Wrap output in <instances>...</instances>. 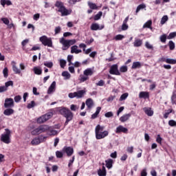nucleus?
Returning <instances> with one entry per match:
<instances>
[{
  "label": "nucleus",
  "instance_id": "obj_39",
  "mask_svg": "<svg viewBox=\"0 0 176 176\" xmlns=\"http://www.w3.org/2000/svg\"><path fill=\"white\" fill-rule=\"evenodd\" d=\"M166 64H176V59L167 58Z\"/></svg>",
  "mask_w": 176,
  "mask_h": 176
},
{
  "label": "nucleus",
  "instance_id": "obj_44",
  "mask_svg": "<svg viewBox=\"0 0 176 176\" xmlns=\"http://www.w3.org/2000/svg\"><path fill=\"white\" fill-rule=\"evenodd\" d=\"M44 65L47 68H53V62H45L44 63Z\"/></svg>",
  "mask_w": 176,
  "mask_h": 176
},
{
  "label": "nucleus",
  "instance_id": "obj_2",
  "mask_svg": "<svg viewBox=\"0 0 176 176\" xmlns=\"http://www.w3.org/2000/svg\"><path fill=\"white\" fill-rule=\"evenodd\" d=\"M55 6L56 8H58V12L61 13V16H64L71 14V11L65 8V6H64V3L57 1H56Z\"/></svg>",
  "mask_w": 176,
  "mask_h": 176
},
{
  "label": "nucleus",
  "instance_id": "obj_61",
  "mask_svg": "<svg viewBox=\"0 0 176 176\" xmlns=\"http://www.w3.org/2000/svg\"><path fill=\"white\" fill-rule=\"evenodd\" d=\"M14 100L15 102H19V101H21V96H16L14 97Z\"/></svg>",
  "mask_w": 176,
  "mask_h": 176
},
{
  "label": "nucleus",
  "instance_id": "obj_45",
  "mask_svg": "<svg viewBox=\"0 0 176 176\" xmlns=\"http://www.w3.org/2000/svg\"><path fill=\"white\" fill-rule=\"evenodd\" d=\"M161 42H162V43H166V41L167 39V36L166 34H163L160 36V38Z\"/></svg>",
  "mask_w": 176,
  "mask_h": 176
},
{
  "label": "nucleus",
  "instance_id": "obj_52",
  "mask_svg": "<svg viewBox=\"0 0 176 176\" xmlns=\"http://www.w3.org/2000/svg\"><path fill=\"white\" fill-rule=\"evenodd\" d=\"M70 109L71 111H76L77 109H79V107L76 106V104H72L70 106Z\"/></svg>",
  "mask_w": 176,
  "mask_h": 176
},
{
  "label": "nucleus",
  "instance_id": "obj_16",
  "mask_svg": "<svg viewBox=\"0 0 176 176\" xmlns=\"http://www.w3.org/2000/svg\"><path fill=\"white\" fill-rule=\"evenodd\" d=\"M71 53L72 54L75 53L76 54H79V53H82V50H78V45H73L71 47Z\"/></svg>",
  "mask_w": 176,
  "mask_h": 176
},
{
  "label": "nucleus",
  "instance_id": "obj_1",
  "mask_svg": "<svg viewBox=\"0 0 176 176\" xmlns=\"http://www.w3.org/2000/svg\"><path fill=\"white\" fill-rule=\"evenodd\" d=\"M59 113L62 115V116H64V118H66V121L65 122V126H67L72 119H74V113L71 111L67 107H63L59 110Z\"/></svg>",
  "mask_w": 176,
  "mask_h": 176
},
{
  "label": "nucleus",
  "instance_id": "obj_32",
  "mask_svg": "<svg viewBox=\"0 0 176 176\" xmlns=\"http://www.w3.org/2000/svg\"><path fill=\"white\" fill-rule=\"evenodd\" d=\"M91 30L92 31H97V30H100V25H98L97 23H93L91 25Z\"/></svg>",
  "mask_w": 176,
  "mask_h": 176
},
{
  "label": "nucleus",
  "instance_id": "obj_59",
  "mask_svg": "<svg viewBox=\"0 0 176 176\" xmlns=\"http://www.w3.org/2000/svg\"><path fill=\"white\" fill-rule=\"evenodd\" d=\"M105 118H112L113 116V113L109 111L104 114Z\"/></svg>",
  "mask_w": 176,
  "mask_h": 176
},
{
  "label": "nucleus",
  "instance_id": "obj_5",
  "mask_svg": "<svg viewBox=\"0 0 176 176\" xmlns=\"http://www.w3.org/2000/svg\"><path fill=\"white\" fill-rule=\"evenodd\" d=\"M53 118V112H48L37 119V123L39 124H42V123H45V122H47L49 119H52Z\"/></svg>",
  "mask_w": 176,
  "mask_h": 176
},
{
  "label": "nucleus",
  "instance_id": "obj_38",
  "mask_svg": "<svg viewBox=\"0 0 176 176\" xmlns=\"http://www.w3.org/2000/svg\"><path fill=\"white\" fill-rule=\"evenodd\" d=\"M12 69L14 71V72H15V74H21V71L20 70V69H18L16 65H13L12 66Z\"/></svg>",
  "mask_w": 176,
  "mask_h": 176
},
{
  "label": "nucleus",
  "instance_id": "obj_48",
  "mask_svg": "<svg viewBox=\"0 0 176 176\" xmlns=\"http://www.w3.org/2000/svg\"><path fill=\"white\" fill-rule=\"evenodd\" d=\"M34 107H35V102L32 100L28 104L27 108H28V109H31V108H34Z\"/></svg>",
  "mask_w": 176,
  "mask_h": 176
},
{
  "label": "nucleus",
  "instance_id": "obj_19",
  "mask_svg": "<svg viewBox=\"0 0 176 176\" xmlns=\"http://www.w3.org/2000/svg\"><path fill=\"white\" fill-rule=\"evenodd\" d=\"M143 111H144V113L148 116H153V111H152V109L150 107H144L143 109Z\"/></svg>",
  "mask_w": 176,
  "mask_h": 176
},
{
  "label": "nucleus",
  "instance_id": "obj_41",
  "mask_svg": "<svg viewBox=\"0 0 176 176\" xmlns=\"http://www.w3.org/2000/svg\"><path fill=\"white\" fill-rule=\"evenodd\" d=\"M101 16H102V12H99L97 14L95 15L94 20H100V19H101Z\"/></svg>",
  "mask_w": 176,
  "mask_h": 176
},
{
  "label": "nucleus",
  "instance_id": "obj_46",
  "mask_svg": "<svg viewBox=\"0 0 176 176\" xmlns=\"http://www.w3.org/2000/svg\"><path fill=\"white\" fill-rule=\"evenodd\" d=\"M9 86L13 87V81L10 80V81L6 82L5 83L4 87H6V89H8V88L9 87Z\"/></svg>",
  "mask_w": 176,
  "mask_h": 176
},
{
  "label": "nucleus",
  "instance_id": "obj_51",
  "mask_svg": "<svg viewBox=\"0 0 176 176\" xmlns=\"http://www.w3.org/2000/svg\"><path fill=\"white\" fill-rule=\"evenodd\" d=\"M123 38H124V36H123L122 34H118V35L116 36L115 40L116 41H122V39H123Z\"/></svg>",
  "mask_w": 176,
  "mask_h": 176
},
{
  "label": "nucleus",
  "instance_id": "obj_58",
  "mask_svg": "<svg viewBox=\"0 0 176 176\" xmlns=\"http://www.w3.org/2000/svg\"><path fill=\"white\" fill-rule=\"evenodd\" d=\"M120 72H127V66H122L120 68Z\"/></svg>",
  "mask_w": 176,
  "mask_h": 176
},
{
  "label": "nucleus",
  "instance_id": "obj_37",
  "mask_svg": "<svg viewBox=\"0 0 176 176\" xmlns=\"http://www.w3.org/2000/svg\"><path fill=\"white\" fill-rule=\"evenodd\" d=\"M62 76H64L65 79H69L71 78V74L68 72H63L62 73Z\"/></svg>",
  "mask_w": 176,
  "mask_h": 176
},
{
  "label": "nucleus",
  "instance_id": "obj_21",
  "mask_svg": "<svg viewBox=\"0 0 176 176\" xmlns=\"http://www.w3.org/2000/svg\"><path fill=\"white\" fill-rule=\"evenodd\" d=\"M100 112H101V107H98L95 113L91 115V119H96L98 116Z\"/></svg>",
  "mask_w": 176,
  "mask_h": 176
},
{
  "label": "nucleus",
  "instance_id": "obj_47",
  "mask_svg": "<svg viewBox=\"0 0 176 176\" xmlns=\"http://www.w3.org/2000/svg\"><path fill=\"white\" fill-rule=\"evenodd\" d=\"M98 175H99V176H107V172H104V170H102L101 169H99L98 170Z\"/></svg>",
  "mask_w": 176,
  "mask_h": 176
},
{
  "label": "nucleus",
  "instance_id": "obj_11",
  "mask_svg": "<svg viewBox=\"0 0 176 176\" xmlns=\"http://www.w3.org/2000/svg\"><path fill=\"white\" fill-rule=\"evenodd\" d=\"M111 75H120V72L118 69V65H113L109 70Z\"/></svg>",
  "mask_w": 176,
  "mask_h": 176
},
{
  "label": "nucleus",
  "instance_id": "obj_49",
  "mask_svg": "<svg viewBox=\"0 0 176 176\" xmlns=\"http://www.w3.org/2000/svg\"><path fill=\"white\" fill-rule=\"evenodd\" d=\"M176 36V32H171L169 34L168 36V39H173V38H175Z\"/></svg>",
  "mask_w": 176,
  "mask_h": 176
},
{
  "label": "nucleus",
  "instance_id": "obj_57",
  "mask_svg": "<svg viewBox=\"0 0 176 176\" xmlns=\"http://www.w3.org/2000/svg\"><path fill=\"white\" fill-rule=\"evenodd\" d=\"M73 57H74V56H72V55H68L67 56V61H68V63H69V65H72V62H71V61H72Z\"/></svg>",
  "mask_w": 176,
  "mask_h": 176
},
{
  "label": "nucleus",
  "instance_id": "obj_30",
  "mask_svg": "<svg viewBox=\"0 0 176 176\" xmlns=\"http://www.w3.org/2000/svg\"><path fill=\"white\" fill-rule=\"evenodd\" d=\"M84 75H85V76H91V75H93V70H91V69H87L84 71Z\"/></svg>",
  "mask_w": 176,
  "mask_h": 176
},
{
  "label": "nucleus",
  "instance_id": "obj_3",
  "mask_svg": "<svg viewBox=\"0 0 176 176\" xmlns=\"http://www.w3.org/2000/svg\"><path fill=\"white\" fill-rule=\"evenodd\" d=\"M48 130H50L49 125H41L38 128L32 131L31 134L32 135H39V134H42V133H46Z\"/></svg>",
  "mask_w": 176,
  "mask_h": 176
},
{
  "label": "nucleus",
  "instance_id": "obj_27",
  "mask_svg": "<svg viewBox=\"0 0 176 176\" xmlns=\"http://www.w3.org/2000/svg\"><path fill=\"white\" fill-rule=\"evenodd\" d=\"M88 6L93 10H97V9H98V6H97L96 3H91L90 1H88Z\"/></svg>",
  "mask_w": 176,
  "mask_h": 176
},
{
  "label": "nucleus",
  "instance_id": "obj_60",
  "mask_svg": "<svg viewBox=\"0 0 176 176\" xmlns=\"http://www.w3.org/2000/svg\"><path fill=\"white\" fill-rule=\"evenodd\" d=\"M129 28V25H127V23H122V31H126V30H128Z\"/></svg>",
  "mask_w": 176,
  "mask_h": 176
},
{
  "label": "nucleus",
  "instance_id": "obj_7",
  "mask_svg": "<svg viewBox=\"0 0 176 176\" xmlns=\"http://www.w3.org/2000/svg\"><path fill=\"white\" fill-rule=\"evenodd\" d=\"M40 41L44 45V46H48V47H53V42L51 38H47L46 36H42L40 37Z\"/></svg>",
  "mask_w": 176,
  "mask_h": 176
},
{
  "label": "nucleus",
  "instance_id": "obj_35",
  "mask_svg": "<svg viewBox=\"0 0 176 176\" xmlns=\"http://www.w3.org/2000/svg\"><path fill=\"white\" fill-rule=\"evenodd\" d=\"M168 21V16L167 15H164L161 19V24H166V22Z\"/></svg>",
  "mask_w": 176,
  "mask_h": 176
},
{
  "label": "nucleus",
  "instance_id": "obj_24",
  "mask_svg": "<svg viewBox=\"0 0 176 176\" xmlns=\"http://www.w3.org/2000/svg\"><path fill=\"white\" fill-rule=\"evenodd\" d=\"M33 71L36 75H42V69L41 67H34Z\"/></svg>",
  "mask_w": 176,
  "mask_h": 176
},
{
  "label": "nucleus",
  "instance_id": "obj_54",
  "mask_svg": "<svg viewBox=\"0 0 176 176\" xmlns=\"http://www.w3.org/2000/svg\"><path fill=\"white\" fill-rule=\"evenodd\" d=\"M145 46L146 49L153 50V46L149 43V42L146 41L145 43Z\"/></svg>",
  "mask_w": 176,
  "mask_h": 176
},
{
  "label": "nucleus",
  "instance_id": "obj_28",
  "mask_svg": "<svg viewBox=\"0 0 176 176\" xmlns=\"http://www.w3.org/2000/svg\"><path fill=\"white\" fill-rule=\"evenodd\" d=\"M140 98H148L149 97V93L142 91L139 94Z\"/></svg>",
  "mask_w": 176,
  "mask_h": 176
},
{
  "label": "nucleus",
  "instance_id": "obj_13",
  "mask_svg": "<svg viewBox=\"0 0 176 176\" xmlns=\"http://www.w3.org/2000/svg\"><path fill=\"white\" fill-rule=\"evenodd\" d=\"M127 131H129V129L127 128H124V126L120 125L116 128V133L117 134H119L120 133H124L126 134Z\"/></svg>",
  "mask_w": 176,
  "mask_h": 176
},
{
  "label": "nucleus",
  "instance_id": "obj_10",
  "mask_svg": "<svg viewBox=\"0 0 176 176\" xmlns=\"http://www.w3.org/2000/svg\"><path fill=\"white\" fill-rule=\"evenodd\" d=\"M108 134H109V132H108V131L98 132L96 133V140H102V138H105V137H107Z\"/></svg>",
  "mask_w": 176,
  "mask_h": 176
},
{
  "label": "nucleus",
  "instance_id": "obj_64",
  "mask_svg": "<svg viewBox=\"0 0 176 176\" xmlns=\"http://www.w3.org/2000/svg\"><path fill=\"white\" fill-rule=\"evenodd\" d=\"M8 89H6V87H5V85L0 87V93H3V91H6Z\"/></svg>",
  "mask_w": 176,
  "mask_h": 176
},
{
  "label": "nucleus",
  "instance_id": "obj_63",
  "mask_svg": "<svg viewBox=\"0 0 176 176\" xmlns=\"http://www.w3.org/2000/svg\"><path fill=\"white\" fill-rule=\"evenodd\" d=\"M162 137H160V135H157L156 142H158V144H162Z\"/></svg>",
  "mask_w": 176,
  "mask_h": 176
},
{
  "label": "nucleus",
  "instance_id": "obj_53",
  "mask_svg": "<svg viewBox=\"0 0 176 176\" xmlns=\"http://www.w3.org/2000/svg\"><path fill=\"white\" fill-rule=\"evenodd\" d=\"M66 64H67V61H65V60L61 59L60 60V65L61 68H64V67H65Z\"/></svg>",
  "mask_w": 176,
  "mask_h": 176
},
{
  "label": "nucleus",
  "instance_id": "obj_25",
  "mask_svg": "<svg viewBox=\"0 0 176 176\" xmlns=\"http://www.w3.org/2000/svg\"><path fill=\"white\" fill-rule=\"evenodd\" d=\"M1 5L3 7H5L6 5L8 6H10L12 5V1L10 0H1Z\"/></svg>",
  "mask_w": 176,
  "mask_h": 176
},
{
  "label": "nucleus",
  "instance_id": "obj_14",
  "mask_svg": "<svg viewBox=\"0 0 176 176\" xmlns=\"http://www.w3.org/2000/svg\"><path fill=\"white\" fill-rule=\"evenodd\" d=\"M56 90V81L52 82L47 90V94H52Z\"/></svg>",
  "mask_w": 176,
  "mask_h": 176
},
{
  "label": "nucleus",
  "instance_id": "obj_56",
  "mask_svg": "<svg viewBox=\"0 0 176 176\" xmlns=\"http://www.w3.org/2000/svg\"><path fill=\"white\" fill-rule=\"evenodd\" d=\"M89 79V76H82L80 80V82H86Z\"/></svg>",
  "mask_w": 176,
  "mask_h": 176
},
{
  "label": "nucleus",
  "instance_id": "obj_29",
  "mask_svg": "<svg viewBox=\"0 0 176 176\" xmlns=\"http://www.w3.org/2000/svg\"><path fill=\"white\" fill-rule=\"evenodd\" d=\"M137 68H141L140 62H134L132 65V69H137Z\"/></svg>",
  "mask_w": 176,
  "mask_h": 176
},
{
  "label": "nucleus",
  "instance_id": "obj_62",
  "mask_svg": "<svg viewBox=\"0 0 176 176\" xmlns=\"http://www.w3.org/2000/svg\"><path fill=\"white\" fill-rule=\"evenodd\" d=\"M104 85H105V82H104L102 80H100L96 83V86H104Z\"/></svg>",
  "mask_w": 176,
  "mask_h": 176
},
{
  "label": "nucleus",
  "instance_id": "obj_50",
  "mask_svg": "<svg viewBox=\"0 0 176 176\" xmlns=\"http://www.w3.org/2000/svg\"><path fill=\"white\" fill-rule=\"evenodd\" d=\"M56 157L60 159V157H63L64 154L63 153V152L57 151L56 152Z\"/></svg>",
  "mask_w": 176,
  "mask_h": 176
},
{
  "label": "nucleus",
  "instance_id": "obj_8",
  "mask_svg": "<svg viewBox=\"0 0 176 176\" xmlns=\"http://www.w3.org/2000/svg\"><path fill=\"white\" fill-rule=\"evenodd\" d=\"M47 137L43 135H40L37 138H34L31 144L32 145H39L41 142H45V140H46Z\"/></svg>",
  "mask_w": 176,
  "mask_h": 176
},
{
  "label": "nucleus",
  "instance_id": "obj_12",
  "mask_svg": "<svg viewBox=\"0 0 176 176\" xmlns=\"http://www.w3.org/2000/svg\"><path fill=\"white\" fill-rule=\"evenodd\" d=\"M63 152L67 154V156H72L74 154V148L69 146V147H64L63 149Z\"/></svg>",
  "mask_w": 176,
  "mask_h": 176
},
{
  "label": "nucleus",
  "instance_id": "obj_22",
  "mask_svg": "<svg viewBox=\"0 0 176 176\" xmlns=\"http://www.w3.org/2000/svg\"><path fill=\"white\" fill-rule=\"evenodd\" d=\"M133 45L135 47H140V46L142 45V40L140 38L135 39L133 43Z\"/></svg>",
  "mask_w": 176,
  "mask_h": 176
},
{
  "label": "nucleus",
  "instance_id": "obj_15",
  "mask_svg": "<svg viewBox=\"0 0 176 176\" xmlns=\"http://www.w3.org/2000/svg\"><path fill=\"white\" fill-rule=\"evenodd\" d=\"M86 105H87L88 109H91L93 108V106L94 105V102L93 101V99L88 98L86 100Z\"/></svg>",
  "mask_w": 176,
  "mask_h": 176
},
{
  "label": "nucleus",
  "instance_id": "obj_31",
  "mask_svg": "<svg viewBox=\"0 0 176 176\" xmlns=\"http://www.w3.org/2000/svg\"><path fill=\"white\" fill-rule=\"evenodd\" d=\"M151 25H152V21L149 20L144 23V25H143V28H150L151 30H152Z\"/></svg>",
  "mask_w": 176,
  "mask_h": 176
},
{
  "label": "nucleus",
  "instance_id": "obj_33",
  "mask_svg": "<svg viewBox=\"0 0 176 176\" xmlns=\"http://www.w3.org/2000/svg\"><path fill=\"white\" fill-rule=\"evenodd\" d=\"M145 8H146V6L145 4H140L136 8V13H138V12H140V10H142V9H145Z\"/></svg>",
  "mask_w": 176,
  "mask_h": 176
},
{
  "label": "nucleus",
  "instance_id": "obj_4",
  "mask_svg": "<svg viewBox=\"0 0 176 176\" xmlns=\"http://www.w3.org/2000/svg\"><path fill=\"white\" fill-rule=\"evenodd\" d=\"M60 43L63 45V50H67L69 49V46L72 45H75L76 43V39L72 40H65L64 38H61L60 40Z\"/></svg>",
  "mask_w": 176,
  "mask_h": 176
},
{
  "label": "nucleus",
  "instance_id": "obj_20",
  "mask_svg": "<svg viewBox=\"0 0 176 176\" xmlns=\"http://www.w3.org/2000/svg\"><path fill=\"white\" fill-rule=\"evenodd\" d=\"M14 113V110L13 109H7L3 111V114L6 115V116H10V115H13Z\"/></svg>",
  "mask_w": 176,
  "mask_h": 176
},
{
  "label": "nucleus",
  "instance_id": "obj_43",
  "mask_svg": "<svg viewBox=\"0 0 176 176\" xmlns=\"http://www.w3.org/2000/svg\"><path fill=\"white\" fill-rule=\"evenodd\" d=\"M168 124L170 126V127H176V122L174 120H169Z\"/></svg>",
  "mask_w": 176,
  "mask_h": 176
},
{
  "label": "nucleus",
  "instance_id": "obj_17",
  "mask_svg": "<svg viewBox=\"0 0 176 176\" xmlns=\"http://www.w3.org/2000/svg\"><path fill=\"white\" fill-rule=\"evenodd\" d=\"M76 98H82L86 94V90L82 89L75 92Z\"/></svg>",
  "mask_w": 176,
  "mask_h": 176
},
{
  "label": "nucleus",
  "instance_id": "obj_18",
  "mask_svg": "<svg viewBox=\"0 0 176 176\" xmlns=\"http://www.w3.org/2000/svg\"><path fill=\"white\" fill-rule=\"evenodd\" d=\"M131 117V113L125 114L122 116L121 118H120V120L122 123H124V122H127V120H129V119H130Z\"/></svg>",
  "mask_w": 176,
  "mask_h": 176
},
{
  "label": "nucleus",
  "instance_id": "obj_40",
  "mask_svg": "<svg viewBox=\"0 0 176 176\" xmlns=\"http://www.w3.org/2000/svg\"><path fill=\"white\" fill-rule=\"evenodd\" d=\"M127 97H129L128 93L123 94L120 98V101H124V100H126V98H127Z\"/></svg>",
  "mask_w": 176,
  "mask_h": 176
},
{
  "label": "nucleus",
  "instance_id": "obj_36",
  "mask_svg": "<svg viewBox=\"0 0 176 176\" xmlns=\"http://www.w3.org/2000/svg\"><path fill=\"white\" fill-rule=\"evenodd\" d=\"M168 46L170 50H174V49H175V44L174 43V42H173V41H169Z\"/></svg>",
  "mask_w": 176,
  "mask_h": 176
},
{
  "label": "nucleus",
  "instance_id": "obj_42",
  "mask_svg": "<svg viewBox=\"0 0 176 176\" xmlns=\"http://www.w3.org/2000/svg\"><path fill=\"white\" fill-rule=\"evenodd\" d=\"M3 74L4 78H8V76H9V73H8V67H5L3 69Z\"/></svg>",
  "mask_w": 176,
  "mask_h": 176
},
{
  "label": "nucleus",
  "instance_id": "obj_9",
  "mask_svg": "<svg viewBox=\"0 0 176 176\" xmlns=\"http://www.w3.org/2000/svg\"><path fill=\"white\" fill-rule=\"evenodd\" d=\"M13 107H14V100H13V98H6L4 108H13Z\"/></svg>",
  "mask_w": 176,
  "mask_h": 176
},
{
  "label": "nucleus",
  "instance_id": "obj_55",
  "mask_svg": "<svg viewBox=\"0 0 176 176\" xmlns=\"http://www.w3.org/2000/svg\"><path fill=\"white\" fill-rule=\"evenodd\" d=\"M1 21H3V23L6 25H9L10 21L9 19H8V18H1Z\"/></svg>",
  "mask_w": 176,
  "mask_h": 176
},
{
  "label": "nucleus",
  "instance_id": "obj_26",
  "mask_svg": "<svg viewBox=\"0 0 176 176\" xmlns=\"http://www.w3.org/2000/svg\"><path fill=\"white\" fill-rule=\"evenodd\" d=\"M106 162V167L107 168H112V164L113 163V160L112 159H109L105 161Z\"/></svg>",
  "mask_w": 176,
  "mask_h": 176
},
{
  "label": "nucleus",
  "instance_id": "obj_23",
  "mask_svg": "<svg viewBox=\"0 0 176 176\" xmlns=\"http://www.w3.org/2000/svg\"><path fill=\"white\" fill-rule=\"evenodd\" d=\"M104 129H105V126H101V125H100V124H98V125L96 126L95 133H101V132L104 131Z\"/></svg>",
  "mask_w": 176,
  "mask_h": 176
},
{
  "label": "nucleus",
  "instance_id": "obj_6",
  "mask_svg": "<svg viewBox=\"0 0 176 176\" xmlns=\"http://www.w3.org/2000/svg\"><path fill=\"white\" fill-rule=\"evenodd\" d=\"M10 134H12L10 130L6 129V133L1 135V141L4 144H10Z\"/></svg>",
  "mask_w": 176,
  "mask_h": 176
},
{
  "label": "nucleus",
  "instance_id": "obj_34",
  "mask_svg": "<svg viewBox=\"0 0 176 176\" xmlns=\"http://www.w3.org/2000/svg\"><path fill=\"white\" fill-rule=\"evenodd\" d=\"M175 113V112H174V111H173V109H168L167 111V112H166L164 115V119H167V118H168V116L170 115V113Z\"/></svg>",
  "mask_w": 176,
  "mask_h": 176
}]
</instances>
